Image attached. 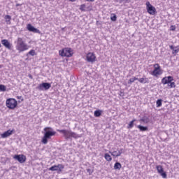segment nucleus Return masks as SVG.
<instances>
[{
	"mask_svg": "<svg viewBox=\"0 0 179 179\" xmlns=\"http://www.w3.org/2000/svg\"><path fill=\"white\" fill-rule=\"evenodd\" d=\"M43 131L45 133L43 134L41 142L43 145H47L48 140H50L52 136H55L57 134V131H53L51 127H45Z\"/></svg>",
	"mask_w": 179,
	"mask_h": 179,
	"instance_id": "nucleus-1",
	"label": "nucleus"
},
{
	"mask_svg": "<svg viewBox=\"0 0 179 179\" xmlns=\"http://www.w3.org/2000/svg\"><path fill=\"white\" fill-rule=\"evenodd\" d=\"M57 132L59 134H63L65 139H71V138H73L74 139H77L80 138V136L75 132H73L71 130H57Z\"/></svg>",
	"mask_w": 179,
	"mask_h": 179,
	"instance_id": "nucleus-2",
	"label": "nucleus"
},
{
	"mask_svg": "<svg viewBox=\"0 0 179 179\" xmlns=\"http://www.w3.org/2000/svg\"><path fill=\"white\" fill-rule=\"evenodd\" d=\"M30 47L24 42L23 38L19 37L17 39V45H16V50H18L20 52H23L24 51L28 50Z\"/></svg>",
	"mask_w": 179,
	"mask_h": 179,
	"instance_id": "nucleus-3",
	"label": "nucleus"
},
{
	"mask_svg": "<svg viewBox=\"0 0 179 179\" xmlns=\"http://www.w3.org/2000/svg\"><path fill=\"white\" fill-rule=\"evenodd\" d=\"M59 55L62 57L71 58L73 57V50L71 48H64L59 51Z\"/></svg>",
	"mask_w": 179,
	"mask_h": 179,
	"instance_id": "nucleus-4",
	"label": "nucleus"
},
{
	"mask_svg": "<svg viewBox=\"0 0 179 179\" xmlns=\"http://www.w3.org/2000/svg\"><path fill=\"white\" fill-rule=\"evenodd\" d=\"M6 106L11 110L18 107V102L14 98H8L6 101Z\"/></svg>",
	"mask_w": 179,
	"mask_h": 179,
	"instance_id": "nucleus-5",
	"label": "nucleus"
},
{
	"mask_svg": "<svg viewBox=\"0 0 179 179\" xmlns=\"http://www.w3.org/2000/svg\"><path fill=\"white\" fill-rule=\"evenodd\" d=\"M153 68L154 70L152 71V72H151V76L155 77L162 76V74L163 73V70L162 69L160 64H159L158 63L155 64H153Z\"/></svg>",
	"mask_w": 179,
	"mask_h": 179,
	"instance_id": "nucleus-6",
	"label": "nucleus"
},
{
	"mask_svg": "<svg viewBox=\"0 0 179 179\" xmlns=\"http://www.w3.org/2000/svg\"><path fill=\"white\" fill-rule=\"evenodd\" d=\"M145 5H146V10L148 13H149L150 15H155L157 14L156 8L153 6L150 3V2L147 1Z\"/></svg>",
	"mask_w": 179,
	"mask_h": 179,
	"instance_id": "nucleus-7",
	"label": "nucleus"
},
{
	"mask_svg": "<svg viewBox=\"0 0 179 179\" xmlns=\"http://www.w3.org/2000/svg\"><path fill=\"white\" fill-rule=\"evenodd\" d=\"M64 169V164H57V165H53L52 166L49 168L48 171H57V174H60L62 173Z\"/></svg>",
	"mask_w": 179,
	"mask_h": 179,
	"instance_id": "nucleus-8",
	"label": "nucleus"
},
{
	"mask_svg": "<svg viewBox=\"0 0 179 179\" xmlns=\"http://www.w3.org/2000/svg\"><path fill=\"white\" fill-rule=\"evenodd\" d=\"M86 60L87 62L93 64L94 62L97 61V58L96 57V55L94 52H90L86 55Z\"/></svg>",
	"mask_w": 179,
	"mask_h": 179,
	"instance_id": "nucleus-9",
	"label": "nucleus"
},
{
	"mask_svg": "<svg viewBox=\"0 0 179 179\" xmlns=\"http://www.w3.org/2000/svg\"><path fill=\"white\" fill-rule=\"evenodd\" d=\"M51 87V85L49 83H43L41 84H39V85L37 87V89L39 91H44V90H48Z\"/></svg>",
	"mask_w": 179,
	"mask_h": 179,
	"instance_id": "nucleus-10",
	"label": "nucleus"
},
{
	"mask_svg": "<svg viewBox=\"0 0 179 179\" xmlns=\"http://www.w3.org/2000/svg\"><path fill=\"white\" fill-rule=\"evenodd\" d=\"M13 159L17 160L20 164H23L27 161V157L24 155H15Z\"/></svg>",
	"mask_w": 179,
	"mask_h": 179,
	"instance_id": "nucleus-11",
	"label": "nucleus"
},
{
	"mask_svg": "<svg viewBox=\"0 0 179 179\" xmlns=\"http://www.w3.org/2000/svg\"><path fill=\"white\" fill-rule=\"evenodd\" d=\"M156 168L158 173L162 176V178H167L166 173L162 165H157Z\"/></svg>",
	"mask_w": 179,
	"mask_h": 179,
	"instance_id": "nucleus-12",
	"label": "nucleus"
},
{
	"mask_svg": "<svg viewBox=\"0 0 179 179\" xmlns=\"http://www.w3.org/2000/svg\"><path fill=\"white\" fill-rule=\"evenodd\" d=\"M173 80L174 78L172 76L164 77L162 79V83L163 85H169V83H172Z\"/></svg>",
	"mask_w": 179,
	"mask_h": 179,
	"instance_id": "nucleus-13",
	"label": "nucleus"
},
{
	"mask_svg": "<svg viewBox=\"0 0 179 179\" xmlns=\"http://www.w3.org/2000/svg\"><path fill=\"white\" fill-rule=\"evenodd\" d=\"M15 132V130L13 129V130H10V129H8L6 131H4L1 135V138H8V136H10L11 135H13V134H14Z\"/></svg>",
	"mask_w": 179,
	"mask_h": 179,
	"instance_id": "nucleus-14",
	"label": "nucleus"
},
{
	"mask_svg": "<svg viewBox=\"0 0 179 179\" xmlns=\"http://www.w3.org/2000/svg\"><path fill=\"white\" fill-rule=\"evenodd\" d=\"M124 151V149H120L119 150H114L113 152L109 151V153L110 154V155H112L113 157H117L121 156V155L122 154V152Z\"/></svg>",
	"mask_w": 179,
	"mask_h": 179,
	"instance_id": "nucleus-15",
	"label": "nucleus"
},
{
	"mask_svg": "<svg viewBox=\"0 0 179 179\" xmlns=\"http://www.w3.org/2000/svg\"><path fill=\"white\" fill-rule=\"evenodd\" d=\"M27 29H28L29 31H32L34 33L41 34V31L39 29H36L31 24H27Z\"/></svg>",
	"mask_w": 179,
	"mask_h": 179,
	"instance_id": "nucleus-16",
	"label": "nucleus"
},
{
	"mask_svg": "<svg viewBox=\"0 0 179 179\" xmlns=\"http://www.w3.org/2000/svg\"><path fill=\"white\" fill-rule=\"evenodd\" d=\"M169 49H171L172 50V54L173 55H176V54L179 53V46H174L173 45H169Z\"/></svg>",
	"mask_w": 179,
	"mask_h": 179,
	"instance_id": "nucleus-17",
	"label": "nucleus"
},
{
	"mask_svg": "<svg viewBox=\"0 0 179 179\" xmlns=\"http://www.w3.org/2000/svg\"><path fill=\"white\" fill-rule=\"evenodd\" d=\"M1 43L3 45V47H6V48H7L8 50H10L11 45L8 40H6V39L2 40Z\"/></svg>",
	"mask_w": 179,
	"mask_h": 179,
	"instance_id": "nucleus-18",
	"label": "nucleus"
},
{
	"mask_svg": "<svg viewBox=\"0 0 179 179\" xmlns=\"http://www.w3.org/2000/svg\"><path fill=\"white\" fill-rule=\"evenodd\" d=\"M79 10H81L82 12L91 11L92 10V9L90 8V7H87V10H86L85 3L81 4V6H80Z\"/></svg>",
	"mask_w": 179,
	"mask_h": 179,
	"instance_id": "nucleus-19",
	"label": "nucleus"
},
{
	"mask_svg": "<svg viewBox=\"0 0 179 179\" xmlns=\"http://www.w3.org/2000/svg\"><path fill=\"white\" fill-rule=\"evenodd\" d=\"M104 159H106V161H107L108 162H111L113 160L111 155H110L108 153L104 154Z\"/></svg>",
	"mask_w": 179,
	"mask_h": 179,
	"instance_id": "nucleus-20",
	"label": "nucleus"
},
{
	"mask_svg": "<svg viewBox=\"0 0 179 179\" xmlns=\"http://www.w3.org/2000/svg\"><path fill=\"white\" fill-rule=\"evenodd\" d=\"M138 81H139L141 84H148L149 83L148 78H138Z\"/></svg>",
	"mask_w": 179,
	"mask_h": 179,
	"instance_id": "nucleus-21",
	"label": "nucleus"
},
{
	"mask_svg": "<svg viewBox=\"0 0 179 179\" xmlns=\"http://www.w3.org/2000/svg\"><path fill=\"white\" fill-rule=\"evenodd\" d=\"M4 20H6V22L7 24H11V17L9 15H6L4 16Z\"/></svg>",
	"mask_w": 179,
	"mask_h": 179,
	"instance_id": "nucleus-22",
	"label": "nucleus"
},
{
	"mask_svg": "<svg viewBox=\"0 0 179 179\" xmlns=\"http://www.w3.org/2000/svg\"><path fill=\"white\" fill-rule=\"evenodd\" d=\"M115 170L120 171L122 168V164L120 162H115L113 166Z\"/></svg>",
	"mask_w": 179,
	"mask_h": 179,
	"instance_id": "nucleus-23",
	"label": "nucleus"
},
{
	"mask_svg": "<svg viewBox=\"0 0 179 179\" xmlns=\"http://www.w3.org/2000/svg\"><path fill=\"white\" fill-rule=\"evenodd\" d=\"M137 129H140L141 131H148V128L147 127H143L141 125H138Z\"/></svg>",
	"mask_w": 179,
	"mask_h": 179,
	"instance_id": "nucleus-24",
	"label": "nucleus"
},
{
	"mask_svg": "<svg viewBox=\"0 0 179 179\" xmlns=\"http://www.w3.org/2000/svg\"><path fill=\"white\" fill-rule=\"evenodd\" d=\"M135 122H136V119H133L130 122V123L128 124L127 129H132L134 127V124Z\"/></svg>",
	"mask_w": 179,
	"mask_h": 179,
	"instance_id": "nucleus-25",
	"label": "nucleus"
},
{
	"mask_svg": "<svg viewBox=\"0 0 179 179\" xmlns=\"http://www.w3.org/2000/svg\"><path fill=\"white\" fill-rule=\"evenodd\" d=\"M138 78H136V77H133V78H130L128 80V85H131L132 83H134L136 80H138Z\"/></svg>",
	"mask_w": 179,
	"mask_h": 179,
	"instance_id": "nucleus-26",
	"label": "nucleus"
},
{
	"mask_svg": "<svg viewBox=\"0 0 179 179\" xmlns=\"http://www.w3.org/2000/svg\"><path fill=\"white\" fill-rule=\"evenodd\" d=\"M102 114V111L100 110H97L94 112V116L96 117H99L100 116H101Z\"/></svg>",
	"mask_w": 179,
	"mask_h": 179,
	"instance_id": "nucleus-27",
	"label": "nucleus"
},
{
	"mask_svg": "<svg viewBox=\"0 0 179 179\" xmlns=\"http://www.w3.org/2000/svg\"><path fill=\"white\" fill-rule=\"evenodd\" d=\"M141 121L142 122H144L145 124H148L150 122L148 117H143V118L141 119Z\"/></svg>",
	"mask_w": 179,
	"mask_h": 179,
	"instance_id": "nucleus-28",
	"label": "nucleus"
},
{
	"mask_svg": "<svg viewBox=\"0 0 179 179\" xmlns=\"http://www.w3.org/2000/svg\"><path fill=\"white\" fill-rule=\"evenodd\" d=\"M110 20L115 22L117 20L116 14H110Z\"/></svg>",
	"mask_w": 179,
	"mask_h": 179,
	"instance_id": "nucleus-29",
	"label": "nucleus"
},
{
	"mask_svg": "<svg viewBox=\"0 0 179 179\" xmlns=\"http://www.w3.org/2000/svg\"><path fill=\"white\" fill-rule=\"evenodd\" d=\"M6 87L3 85H0V92H6Z\"/></svg>",
	"mask_w": 179,
	"mask_h": 179,
	"instance_id": "nucleus-30",
	"label": "nucleus"
},
{
	"mask_svg": "<svg viewBox=\"0 0 179 179\" xmlns=\"http://www.w3.org/2000/svg\"><path fill=\"white\" fill-rule=\"evenodd\" d=\"M168 86L169 88H173V87H176V84L174 82H171L168 84Z\"/></svg>",
	"mask_w": 179,
	"mask_h": 179,
	"instance_id": "nucleus-31",
	"label": "nucleus"
},
{
	"mask_svg": "<svg viewBox=\"0 0 179 179\" xmlns=\"http://www.w3.org/2000/svg\"><path fill=\"white\" fill-rule=\"evenodd\" d=\"M157 107H162V99H158L157 101Z\"/></svg>",
	"mask_w": 179,
	"mask_h": 179,
	"instance_id": "nucleus-32",
	"label": "nucleus"
},
{
	"mask_svg": "<svg viewBox=\"0 0 179 179\" xmlns=\"http://www.w3.org/2000/svg\"><path fill=\"white\" fill-rule=\"evenodd\" d=\"M29 55H30L31 56H35L36 54V51L34 50H31L29 52H28Z\"/></svg>",
	"mask_w": 179,
	"mask_h": 179,
	"instance_id": "nucleus-33",
	"label": "nucleus"
},
{
	"mask_svg": "<svg viewBox=\"0 0 179 179\" xmlns=\"http://www.w3.org/2000/svg\"><path fill=\"white\" fill-rule=\"evenodd\" d=\"M16 98L17 99H20L22 102L24 101V98L22 96H17Z\"/></svg>",
	"mask_w": 179,
	"mask_h": 179,
	"instance_id": "nucleus-34",
	"label": "nucleus"
},
{
	"mask_svg": "<svg viewBox=\"0 0 179 179\" xmlns=\"http://www.w3.org/2000/svg\"><path fill=\"white\" fill-rule=\"evenodd\" d=\"M171 30L172 31H176V26H175V25H171Z\"/></svg>",
	"mask_w": 179,
	"mask_h": 179,
	"instance_id": "nucleus-35",
	"label": "nucleus"
},
{
	"mask_svg": "<svg viewBox=\"0 0 179 179\" xmlns=\"http://www.w3.org/2000/svg\"><path fill=\"white\" fill-rule=\"evenodd\" d=\"M120 96H124V93L123 92H120Z\"/></svg>",
	"mask_w": 179,
	"mask_h": 179,
	"instance_id": "nucleus-36",
	"label": "nucleus"
},
{
	"mask_svg": "<svg viewBox=\"0 0 179 179\" xmlns=\"http://www.w3.org/2000/svg\"><path fill=\"white\" fill-rule=\"evenodd\" d=\"M29 78H30V79H33V76H32V75L31 74H29Z\"/></svg>",
	"mask_w": 179,
	"mask_h": 179,
	"instance_id": "nucleus-37",
	"label": "nucleus"
},
{
	"mask_svg": "<svg viewBox=\"0 0 179 179\" xmlns=\"http://www.w3.org/2000/svg\"><path fill=\"white\" fill-rule=\"evenodd\" d=\"M86 1H91V2H93V1H94V0H86Z\"/></svg>",
	"mask_w": 179,
	"mask_h": 179,
	"instance_id": "nucleus-38",
	"label": "nucleus"
},
{
	"mask_svg": "<svg viewBox=\"0 0 179 179\" xmlns=\"http://www.w3.org/2000/svg\"><path fill=\"white\" fill-rule=\"evenodd\" d=\"M69 1L75 2V1H76V0H69Z\"/></svg>",
	"mask_w": 179,
	"mask_h": 179,
	"instance_id": "nucleus-39",
	"label": "nucleus"
},
{
	"mask_svg": "<svg viewBox=\"0 0 179 179\" xmlns=\"http://www.w3.org/2000/svg\"><path fill=\"white\" fill-rule=\"evenodd\" d=\"M22 6V4H20V3L16 4V6Z\"/></svg>",
	"mask_w": 179,
	"mask_h": 179,
	"instance_id": "nucleus-40",
	"label": "nucleus"
},
{
	"mask_svg": "<svg viewBox=\"0 0 179 179\" xmlns=\"http://www.w3.org/2000/svg\"><path fill=\"white\" fill-rule=\"evenodd\" d=\"M62 179H67V178H62Z\"/></svg>",
	"mask_w": 179,
	"mask_h": 179,
	"instance_id": "nucleus-41",
	"label": "nucleus"
}]
</instances>
